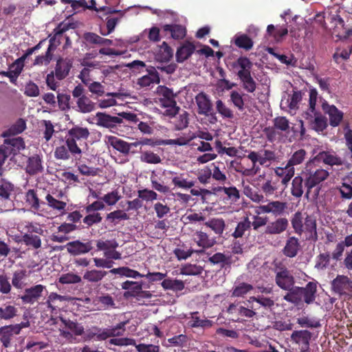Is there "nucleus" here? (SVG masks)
<instances>
[{
  "mask_svg": "<svg viewBox=\"0 0 352 352\" xmlns=\"http://www.w3.org/2000/svg\"><path fill=\"white\" fill-rule=\"evenodd\" d=\"M162 287L165 289H170L173 292H179L184 289V283L181 280L166 278L162 283Z\"/></svg>",
  "mask_w": 352,
  "mask_h": 352,
  "instance_id": "obj_40",
  "label": "nucleus"
},
{
  "mask_svg": "<svg viewBox=\"0 0 352 352\" xmlns=\"http://www.w3.org/2000/svg\"><path fill=\"white\" fill-rule=\"evenodd\" d=\"M234 44L239 48L249 51L252 48L254 42L247 34H241L235 38Z\"/></svg>",
  "mask_w": 352,
  "mask_h": 352,
  "instance_id": "obj_48",
  "label": "nucleus"
},
{
  "mask_svg": "<svg viewBox=\"0 0 352 352\" xmlns=\"http://www.w3.org/2000/svg\"><path fill=\"white\" fill-rule=\"evenodd\" d=\"M146 71L148 74L142 76L138 80V84L140 87H148L152 84L160 83V76L155 67H150Z\"/></svg>",
  "mask_w": 352,
  "mask_h": 352,
  "instance_id": "obj_21",
  "label": "nucleus"
},
{
  "mask_svg": "<svg viewBox=\"0 0 352 352\" xmlns=\"http://www.w3.org/2000/svg\"><path fill=\"white\" fill-rule=\"evenodd\" d=\"M298 289H300V287L294 285L292 289H286L288 292L283 296V299L296 305H300L302 302V294Z\"/></svg>",
  "mask_w": 352,
  "mask_h": 352,
  "instance_id": "obj_32",
  "label": "nucleus"
},
{
  "mask_svg": "<svg viewBox=\"0 0 352 352\" xmlns=\"http://www.w3.org/2000/svg\"><path fill=\"white\" fill-rule=\"evenodd\" d=\"M87 8L89 9V10H96L97 12H99V11H104V12H105V13H104V16H105L104 21H105V23H106V28H107V33L109 34L110 33V15H109V14H110V8L105 7V6H101V7L97 8L96 7V1L95 0H91L89 1V4L87 3Z\"/></svg>",
  "mask_w": 352,
  "mask_h": 352,
  "instance_id": "obj_45",
  "label": "nucleus"
},
{
  "mask_svg": "<svg viewBox=\"0 0 352 352\" xmlns=\"http://www.w3.org/2000/svg\"><path fill=\"white\" fill-rule=\"evenodd\" d=\"M251 228V221L248 217H244L243 219L239 221L234 231L232 236L235 238H241L245 232L250 230Z\"/></svg>",
  "mask_w": 352,
  "mask_h": 352,
  "instance_id": "obj_43",
  "label": "nucleus"
},
{
  "mask_svg": "<svg viewBox=\"0 0 352 352\" xmlns=\"http://www.w3.org/2000/svg\"><path fill=\"white\" fill-rule=\"evenodd\" d=\"M305 188V179L302 175L296 176L292 182V195L296 198H300L303 195Z\"/></svg>",
  "mask_w": 352,
  "mask_h": 352,
  "instance_id": "obj_30",
  "label": "nucleus"
},
{
  "mask_svg": "<svg viewBox=\"0 0 352 352\" xmlns=\"http://www.w3.org/2000/svg\"><path fill=\"white\" fill-rule=\"evenodd\" d=\"M298 289L301 291L302 302L310 305L315 301L317 293V282H309L305 287H300V289Z\"/></svg>",
  "mask_w": 352,
  "mask_h": 352,
  "instance_id": "obj_17",
  "label": "nucleus"
},
{
  "mask_svg": "<svg viewBox=\"0 0 352 352\" xmlns=\"http://www.w3.org/2000/svg\"><path fill=\"white\" fill-rule=\"evenodd\" d=\"M197 105V113L205 116H214L212 103L210 97L204 91L199 93L195 98Z\"/></svg>",
  "mask_w": 352,
  "mask_h": 352,
  "instance_id": "obj_10",
  "label": "nucleus"
},
{
  "mask_svg": "<svg viewBox=\"0 0 352 352\" xmlns=\"http://www.w3.org/2000/svg\"><path fill=\"white\" fill-rule=\"evenodd\" d=\"M84 38L87 43L90 44H97L102 45L110 44V40L104 38L93 32L85 33L84 35Z\"/></svg>",
  "mask_w": 352,
  "mask_h": 352,
  "instance_id": "obj_52",
  "label": "nucleus"
},
{
  "mask_svg": "<svg viewBox=\"0 0 352 352\" xmlns=\"http://www.w3.org/2000/svg\"><path fill=\"white\" fill-rule=\"evenodd\" d=\"M307 157L308 153L304 148L297 149L292 153L287 161L288 166L294 168V166L302 164Z\"/></svg>",
  "mask_w": 352,
  "mask_h": 352,
  "instance_id": "obj_31",
  "label": "nucleus"
},
{
  "mask_svg": "<svg viewBox=\"0 0 352 352\" xmlns=\"http://www.w3.org/2000/svg\"><path fill=\"white\" fill-rule=\"evenodd\" d=\"M351 53L352 47L343 50L336 48V52L333 55V59L337 64H340L342 60H347L349 59Z\"/></svg>",
  "mask_w": 352,
  "mask_h": 352,
  "instance_id": "obj_55",
  "label": "nucleus"
},
{
  "mask_svg": "<svg viewBox=\"0 0 352 352\" xmlns=\"http://www.w3.org/2000/svg\"><path fill=\"white\" fill-rule=\"evenodd\" d=\"M287 208V206L286 202L272 201L266 205L259 206L256 213L257 214H260L261 213H272L274 216L277 217L282 215Z\"/></svg>",
  "mask_w": 352,
  "mask_h": 352,
  "instance_id": "obj_11",
  "label": "nucleus"
},
{
  "mask_svg": "<svg viewBox=\"0 0 352 352\" xmlns=\"http://www.w3.org/2000/svg\"><path fill=\"white\" fill-rule=\"evenodd\" d=\"M22 241L28 246H31L34 249H38L41 247V239L39 236L32 234H25L22 236Z\"/></svg>",
  "mask_w": 352,
  "mask_h": 352,
  "instance_id": "obj_50",
  "label": "nucleus"
},
{
  "mask_svg": "<svg viewBox=\"0 0 352 352\" xmlns=\"http://www.w3.org/2000/svg\"><path fill=\"white\" fill-rule=\"evenodd\" d=\"M94 109L95 103L86 96L77 99L76 111L82 113H87L91 112Z\"/></svg>",
  "mask_w": 352,
  "mask_h": 352,
  "instance_id": "obj_33",
  "label": "nucleus"
},
{
  "mask_svg": "<svg viewBox=\"0 0 352 352\" xmlns=\"http://www.w3.org/2000/svg\"><path fill=\"white\" fill-rule=\"evenodd\" d=\"M21 327L19 324L7 325L0 327V341L3 346L8 348L10 346V341L14 334L20 333Z\"/></svg>",
  "mask_w": 352,
  "mask_h": 352,
  "instance_id": "obj_15",
  "label": "nucleus"
},
{
  "mask_svg": "<svg viewBox=\"0 0 352 352\" xmlns=\"http://www.w3.org/2000/svg\"><path fill=\"white\" fill-rule=\"evenodd\" d=\"M66 300V297L59 295L55 292H52L48 296L46 302L44 303L47 307L51 309L52 312L56 311L58 308V302H63Z\"/></svg>",
  "mask_w": 352,
  "mask_h": 352,
  "instance_id": "obj_42",
  "label": "nucleus"
},
{
  "mask_svg": "<svg viewBox=\"0 0 352 352\" xmlns=\"http://www.w3.org/2000/svg\"><path fill=\"white\" fill-rule=\"evenodd\" d=\"M323 111L329 115V124L331 126H338L343 119V113L336 106L329 104L326 101L322 104Z\"/></svg>",
  "mask_w": 352,
  "mask_h": 352,
  "instance_id": "obj_14",
  "label": "nucleus"
},
{
  "mask_svg": "<svg viewBox=\"0 0 352 352\" xmlns=\"http://www.w3.org/2000/svg\"><path fill=\"white\" fill-rule=\"evenodd\" d=\"M123 67L129 68L133 72H138L143 69L146 65L143 61L138 60L130 63L121 62L119 65H111V72H114V69H118Z\"/></svg>",
  "mask_w": 352,
  "mask_h": 352,
  "instance_id": "obj_35",
  "label": "nucleus"
},
{
  "mask_svg": "<svg viewBox=\"0 0 352 352\" xmlns=\"http://www.w3.org/2000/svg\"><path fill=\"white\" fill-rule=\"evenodd\" d=\"M330 254L329 252L320 253L316 257L315 267L318 270L327 268L330 262Z\"/></svg>",
  "mask_w": 352,
  "mask_h": 352,
  "instance_id": "obj_63",
  "label": "nucleus"
},
{
  "mask_svg": "<svg viewBox=\"0 0 352 352\" xmlns=\"http://www.w3.org/2000/svg\"><path fill=\"white\" fill-rule=\"evenodd\" d=\"M190 175L186 173L176 175L172 178V184L177 188L190 189L195 184V181L190 179Z\"/></svg>",
  "mask_w": 352,
  "mask_h": 352,
  "instance_id": "obj_24",
  "label": "nucleus"
},
{
  "mask_svg": "<svg viewBox=\"0 0 352 352\" xmlns=\"http://www.w3.org/2000/svg\"><path fill=\"white\" fill-rule=\"evenodd\" d=\"M273 266L276 285L285 291L292 289L295 285V278L292 271L281 261L274 262Z\"/></svg>",
  "mask_w": 352,
  "mask_h": 352,
  "instance_id": "obj_7",
  "label": "nucleus"
},
{
  "mask_svg": "<svg viewBox=\"0 0 352 352\" xmlns=\"http://www.w3.org/2000/svg\"><path fill=\"white\" fill-rule=\"evenodd\" d=\"M217 112L223 118L227 119H233L234 112L228 107L221 100L219 99L215 102Z\"/></svg>",
  "mask_w": 352,
  "mask_h": 352,
  "instance_id": "obj_44",
  "label": "nucleus"
},
{
  "mask_svg": "<svg viewBox=\"0 0 352 352\" xmlns=\"http://www.w3.org/2000/svg\"><path fill=\"white\" fill-rule=\"evenodd\" d=\"M272 126L265 127L263 130L268 142L282 141L284 134L290 132V122L285 116H277L272 120Z\"/></svg>",
  "mask_w": 352,
  "mask_h": 352,
  "instance_id": "obj_4",
  "label": "nucleus"
},
{
  "mask_svg": "<svg viewBox=\"0 0 352 352\" xmlns=\"http://www.w3.org/2000/svg\"><path fill=\"white\" fill-rule=\"evenodd\" d=\"M92 248L93 247L91 241L83 243L79 240H76L69 242L67 244V252L74 256L86 254L91 251Z\"/></svg>",
  "mask_w": 352,
  "mask_h": 352,
  "instance_id": "obj_16",
  "label": "nucleus"
},
{
  "mask_svg": "<svg viewBox=\"0 0 352 352\" xmlns=\"http://www.w3.org/2000/svg\"><path fill=\"white\" fill-rule=\"evenodd\" d=\"M279 180H267L262 184L261 189L266 196H271L278 190Z\"/></svg>",
  "mask_w": 352,
  "mask_h": 352,
  "instance_id": "obj_59",
  "label": "nucleus"
},
{
  "mask_svg": "<svg viewBox=\"0 0 352 352\" xmlns=\"http://www.w3.org/2000/svg\"><path fill=\"white\" fill-rule=\"evenodd\" d=\"M317 158L329 166H340L343 164L342 158L331 151H321L318 154Z\"/></svg>",
  "mask_w": 352,
  "mask_h": 352,
  "instance_id": "obj_25",
  "label": "nucleus"
},
{
  "mask_svg": "<svg viewBox=\"0 0 352 352\" xmlns=\"http://www.w3.org/2000/svg\"><path fill=\"white\" fill-rule=\"evenodd\" d=\"M89 134L87 127L75 126L68 130L65 138V144L76 160L80 161L82 153L81 146H87L86 141Z\"/></svg>",
  "mask_w": 352,
  "mask_h": 352,
  "instance_id": "obj_3",
  "label": "nucleus"
},
{
  "mask_svg": "<svg viewBox=\"0 0 352 352\" xmlns=\"http://www.w3.org/2000/svg\"><path fill=\"white\" fill-rule=\"evenodd\" d=\"M45 289V286L40 284L26 288L21 296V299L25 304L32 305L43 296V292Z\"/></svg>",
  "mask_w": 352,
  "mask_h": 352,
  "instance_id": "obj_13",
  "label": "nucleus"
},
{
  "mask_svg": "<svg viewBox=\"0 0 352 352\" xmlns=\"http://www.w3.org/2000/svg\"><path fill=\"white\" fill-rule=\"evenodd\" d=\"M208 261L212 265H219L221 268L230 266L232 263L231 255H226L221 252L215 253L210 256Z\"/></svg>",
  "mask_w": 352,
  "mask_h": 352,
  "instance_id": "obj_29",
  "label": "nucleus"
},
{
  "mask_svg": "<svg viewBox=\"0 0 352 352\" xmlns=\"http://www.w3.org/2000/svg\"><path fill=\"white\" fill-rule=\"evenodd\" d=\"M205 225L214 230L217 234H222L225 228L224 221L221 219H212L206 222Z\"/></svg>",
  "mask_w": 352,
  "mask_h": 352,
  "instance_id": "obj_58",
  "label": "nucleus"
},
{
  "mask_svg": "<svg viewBox=\"0 0 352 352\" xmlns=\"http://www.w3.org/2000/svg\"><path fill=\"white\" fill-rule=\"evenodd\" d=\"M290 221L294 232L296 234L301 236L305 233L307 240L314 243L318 240L315 217L297 211L292 215Z\"/></svg>",
  "mask_w": 352,
  "mask_h": 352,
  "instance_id": "obj_1",
  "label": "nucleus"
},
{
  "mask_svg": "<svg viewBox=\"0 0 352 352\" xmlns=\"http://www.w3.org/2000/svg\"><path fill=\"white\" fill-rule=\"evenodd\" d=\"M245 96V94L239 93L236 90L232 91L230 94V102L240 111L245 109V100L243 98Z\"/></svg>",
  "mask_w": 352,
  "mask_h": 352,
  "instance_id": "obj_38",
  "label": "nucleus"
},
{
  "mask_svg": "<svg viewBox=\"0 0 352 352\" xmlns=\"http://www.w3.org/2000/svg\"><path fill=\"white\" fill-rule=\"evenodd\" d=\"M289 221L285 217H278L274 221L269 222L265 228V235H278L287 230Z\"/></svg>",
  "mask_w": 352,
  "mask_h": 352,
  "instance_id": "obj_12",
  "label": "nucleus"
},
{
  "mask_svg": "<svg viewBox=\"0 0 352 352\" xmlns=\"http://www.w3.org/2000/svg\"><path fill=\"white\" fill-rule=\"evenodd\" d=\"M17 315V309L11 305L3 304L0 307V320H10Z\"/></svg>",
  "mask_w": 352,
  "mask_h": 352,
  "instance_id": "obj_41",
  "label": "nucleus"
},
{
  "mask_svg": "<svg viewBox=\"0 0 352 352\" xmlns=\"http://www.w3.org/2000/svg\"><path fill=\"white\" fill-rule=\"evenodd\" d=\"M111 146L122 153L127 154L130 150L131 144L116 137L111 136Z\"/></svg>",
  "mask_w": 352,
  "mask_h": 352,
  "instance_id": "obj_56",
  "label": "nucleus"
},
{
  "mask_svg": "<svg viewBox=\"0 0 352 352\" xmlns=\"http://www.w3.org/2000/svg\"><path fill=\"white\" fill-rule=\"evenodd\" d=\"M60 43V41H58L57 43H55L54 39H50V44L45 54L44 55L37 56L34 60L33 65H49L53 57L52 51L55 50Z\"/></svg>",
  "mask_w": 352,
  "mask_h": 352,
  "instance_id": "obj_19",
  "label": "nucleus"
},
{
  "mask_svg": "<svg viewBox=\"0 0 352 352\" xmlns=\"http://www.w3.org/2000/svg\"><path fill=\"white\" fill-rule=\"evenodd\" d=\"M253 289V286L249 283H241L236 286L232 291V296L242 297Z\"/></svg>",
  "mask_w": 352,
  "mask_h": 352,
  "instance_id": "obj_61",
  "label": "nucleus"
},
{
  "mask_svg": "<svg viewBox=\"0 0 352 352\" xmlns=\"http://www.w3.org/2000/svg\"><path fill=\"white\" fill-rule=\"evenodd\" d=\"M26 128V122L22 119H18L8 130L3 132V137L16 135L22 133Z\"/></svg>",
  "mask_w": 352,
  "mask_h": 352,
  "instance_id": "obj_37",
  "label": "nucleus"
},
{
  "mask_svg": "<svg viewBox=\"0 0 352 352\" xmlns=\"http://www.w3.org/2000/svg\"><path fill=\"white\" fill-rule=\"evenodd\" d=\"M195 240L197 244L199 247L202 248V250L195 251L198 254L203 253L204 252V249L210 248L214 244L213 240L209 239L208 235L206 232L201 231H198L195 233Z\"/></svg>",
  "mask_w": 352,
  "mask_h": 352,
  "instance_id": "obj_28",
  "label": "nucleus"
},
{
  "mask_svg": "<svg viewBox=\"0 0 352 352\" xmlns=\"http://www.w3.org/2000/svg\"><path fill=\"white\" fill-rule=\"evenodd\" d=\"M69 148L65 145L57 146L54 151V157L57 160H68L71 157Z\"/></svg>",
  "mask_w": 352,
  "mask_h": 352,
  "instance_id": "obj_64",
  "label": "nucleus"
},
{
  "mask_svg": "<svg viewBox=\"0 0 352 352\" xmlns=\"http://www.w3.org/2000/svg\"><path fill=\"white\" fill-rule=\"evenodd\" d=\"M5 143L11 146V151L14 153L25 148V142L21 137L7 139L5 140Z\"/></svg>",
  "mask_w": 352,
  "mask_h": 352,
  "instance_id": "obj_60",
  "label": "nucleus"
},
{
  "mask_svg": "<svg viewBox=\"0 0 352 352\" xmlns=\"http://www.w3.org/2000/svg\"><path fill=\"white\" fill-rule=\"evenodd\" d=\"M236 65L240 67L237 72L242 87L248 93H253L256 89V82L251 75L252 63L245 56H240L236 62Z\"/></svg>",
  "mask_w": 352,
  "mask_h": 352,
  "instance_id": "obj_5",
  "label": "nucleus"
},
{
  "mask_svg": "<svg viewBox=\"0 0 352 352\" xmlns=\"http://www.w3.org/2000/svg\"><path fill=\"white\" fill-rule=\"evenodd\" d=\"M43 170L41 159L38 155L29 157L26 166V172L30 175H35Z\"/></svg>",
  "mask_w": 352,
  "mask_h": 352,
  "instance_id": "obj_34",
  "label": "nucleus"
},
{
  "mask_svg": "<svg viewBox=\"0 0 352 352\" xmlns=\"http://www.w3.org/2000/svg\"><path fill=\"white\" fill-rule=\"evenodd\" d=\"M311 333L307 330L294 331L291 339L298 344H302L305 349L309 348Z\"/></svg>",
  "mask_w": 352,
  "mask_h": 352,
  "instance_id": "obj_27",
  "label": "nucleus"
},
{
  "mask_svg": "<svg viewBox=\"0 0 352 352\" xmlns=\"http://www.w3.org/2000/svg\"><path fill=\"white\" fill-rule=\"evenodd\" d=\"M165 32H168L175 40H182L186 35V28L181 24H166L162 26Z\"/></svg>",
  "mask_w": 352,
  "mask_h": 352,
  "instance_id": "obj_22",
  "label": "nucleus"
},
{
  "mask_svg": "<svg viewBox=\"0 0 352 352\" xmlns=\"http://www.w3.org/2000/svg\"><path fill=\"white\" fill-rule=\"evenodd\" d=\"M300 243L298 238L289 236L287 241L285 247L283 249V253L289 258L295 257L299 251Z\"/></svg>",
  "mask_w": 352,
  "mask_h": 352,
  "instance_id": "obj_23",
  "label": "nucleus"
},
{
  "mask_svg": "<svg viewBox=\"0 0 352 352\" xmlns=\"http://www.w3.org/2000/svg\"><path fill=\"white\" fill-rule=\"evenodd\" d=\"M195 50V45L190 41H185L177 50L175 58L177 63H183L194 53Z\"/></svg>",
  "mask_w": 352,
  "mask_h": 352,
  "instance_id": "obj_20",
  "label": "nucleus"
},
{
  "mask_svg": "<svg viewBox=\"0 0 352 352\" xmlns=\"http://www.w3.org/2000/svg\"><path fill=\"white\" fill-rule=\"evenodd\" d=\"M332 292L340 296H348L352 292V280L345 275H338L331 283Z\"/></svg>",
  "mask_w": 352,
  "mask_h": 352,
  "instance_id": "obj_8",
  "label": "nucleus"
},
{
  "mask_svg": "<svg viewBox=\"0 0 352 352\" xmlns=\"http://www.w3.org/2000/svg\"><path fill=\"white\" fill-rule=\"evenodd\" d=\"M190 326L192 327L208 328L212 327V322L208 319H200L198 316V312L195 311L191 314Z\"/></svg>",
  "mask_w": 352,
  "mask_h": 352,
  "instance_id": "obj_51",
  "label": "nucleus"
},
{
  "mask_svg": "<svg viewBox=\"0 0 352 352\" xmlns=\"http://www.w3.org/2000/svg\"><path fill=\"white\" fill-rule=\"evenodd\" d=\"M111 274H118L126 277L136 278L138 277H145V275L139 273L138 271L131 270L127 267L111 269Z\"/></svg>",
  "mask_w": 352,
  "mask_h": 352,
  "instance_id": "obj_47",
  "label": "nucleus"
},
{
  "mask_svg": "<svg viewBox=\"0 0 352 352\" xmlns=\"http://www.w3.org/2000/svg\"><path fill=\"white\" fill-rule=\"evenodd\" d=\"M219 191H223L232 202H236L240 199L239 190L235 186L219 187Z\"/></svg>",
  "mask_w": 352,
  "mask_h": 352,
  "instance_id": "obj_62",
  "label": "nucleus"
},
{
  "mask_svg": "<svg viewBox=\"0 0 352 352\" xmlns=\"http://www.w3.org/2000/svg\"><path fill=\"white\" fill-rule=\"evenodd\" d=\"M72 67V61L68 58H59L56 61L55 76L61 80L65 78Z\"/></svg>",
  "mask_w": 352,
  "mask_h": 352,
  "instance_id": "obj_18",
  "label": "nucleus"
},
{
  "mask_svg": "<svg viewBox=\"0 0 352 352\" xmlns=\"http://www.w3.org/2000/svg\"><path fill=\"white\" fill-rule=\"evenodd\" d=\"M203 272V267L195 264L188 263L180 269V274L187 276L200 275Z\"/></svg>",
  "mask_w": 352,
  "mask_h": 352,
  "instance_id": "obj_49",
  "label": "nucleus"
},
{
  "mask_svg": "<svg viewBox=\"0 0 352 352\" xmlns=\"http://www.w3.org/2000/svg\"><path fill=\"white\" fill-rule=\"evenodd\" d=\"M14 191V186L8 182L0 184V206L12 202L11 197Z\"/></svg>",
  "mask_w": 352,
  "mask_h": 352,
  "instance_id": "obj_26",
  "label": "nucleus"
},
{
  "mask_svg": "<svg viewBox=\"0 0 352 352\" xmlns=\"http://www.w3.org/2000/svg\"><path fill=\"white\" fill-rule=\"evenodd\" d=\"M107 274L104 270H93L85 273L83 278L89 282H98L102 279Z\"/></svg>",
  "mask_w": 352,
  "mask_h": 352,
  "instance_id": "obj_54",
  "label": "nucleus"
},
{
  "mask_svg": "<svg viewBox=\"0 0 352 352\" xmlns=\"http://www.w3.org/2000/svg\"><path fill=\"white\" fill-rule=\"evenodd\" d=\"M157 56L161 61L168 62L173 58V50L166 42H163Z\"/></svg>",
  "mask_w": 352,
  "mask_h": 352,
  "instance_id": "obj_53",
  "label": "nucleus"
},
{
  "mask_svg": "<svg viewBox=\"0 0 352 352\" xmlns=\"http://www.w3.org/2000/svg\"><path fill=\"white\" fill-rule=\"evenodd\" d=\"M302 116L307 120L310 127L316 131H323L327 127V120L320 113L306 111L302 114Z\"/></svg>",
  "mask_w": 352,
  "mask_h": 352,
  "instance_id": "obj_9",
  "label": "nucleus"
},
{
  "mask_svg": "<svg viewBox=\"0 0 352 352\" xmlns=\"http://www.w3.org/2000/svg\"><path fill=\"white\" fill-rule=\"evenodd\" d=\"M301 175L305 179L306 188L305 197L308 199L311 189L316 188L315 196L317 197L320 190V184L326 180L329 176L328 170L314 164L313 160L307 162Z\"/></svg>",
  "mask_w": 352,
  "mask_h": 352,
  "instance_id": "obj_2",
  "label": "nucleus"
},
{
  "mask_svg": "<svg viewBox=\"0 0 352 352\" xmlns=\"http://www.w3.org/2000/svg\"><path fill=\"white\" fill-rule=\"evenodd\" d=\"M85 336L88 340L95 339L96 340H104L110 337V332L102 331L98 327H94L85 333Z\"/></svg>",
  "mask_w": 352,
  "mask_h": 352,
  "instance_id": "obj_39",
  "label": "nucleus"
},
{
  "mask_svg": "<svg viewBox=\"0 0 352 352\" xmlns=\"http://www.w3.org/2000/svg\"><path fill=\"white\" fill-rule=\"evenodd\" d=\"M76 25L74 23L63 21L60 23L54 30V36L50 39H54V43H57L60 41V37L63 34L69 30V29H74Z\"/></svg>",
  "mask_w": 352,
  "mask_h": 352,
  "instance_id": "obj_36",
  "label": "nucleus"
},
{
  "mask_svg": "<svg viewBox=\"0 0 352 352\" xmlns=\"http://www.w3.org/2000/svg\"><path fill=\"white\" fill-rule=\"evenodd\" d=\"M157 94L159 96V102L161 107L166 108L164 114L170 118L175 117L178 114L180 109L177 105L175 98L177 94L173 93V89L160 85L157 87Z\"/></svg>",
  "mask_w": 352,
  "mask_h": 352,
  "instance_id": "obj_6",
  "label": "nucleus"
},
{
  "mask_svg": "<svg viewBox=\"0 0 352 352\" xmlns=\"http://www.w3.org/2000/svg\"><path fill=\"white\" fill-rule=\"evenodd\" d=\"M26 202L35 210H38L40 208V201L34 190H29L25 195Z\"/></svg>",
  "mask_w": 352,
  "mask_h": 352,
  "instance_id": "obj_57",
  "label": "nucleus"
},
{
  "mask_svg": "<svg viewBox=\"0 0 352 352\" xmlns=\"http://www.w3.org/2000/svg\"><path fill=\"white\" fill-rule=\"evenodd\" d=\"M123 119L133 122H137L138 120L136 114L133 113L122 112L118 113V117L111 116V129L114 127L116 124L122 123Z\"/></svg>",
  "mask_w": 352,
  "mask_h": 352,
  "instance_id": "obj_46",
  "label": "nucleus"
}]
</instances>
